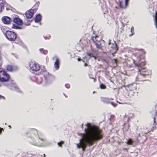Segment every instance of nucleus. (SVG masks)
I'll list each match as a JSON object with an SVG mask.
<instances>
[{
  "mask_svg": "<svg viewBox=\"0 0 157 157\" xmlns=\"http://www.w3.org/2000/svg\"><path fill=\"white\" fill-rule=\"evenodd\" d=\"M134 63H135L136 66H138V64L137 63H135V61H134Z\"/></svg>",
  "mask_w": 157,
  "mask_h": 157,
  "instance_id": "obj_35",
  "label": "nucleus"
},
{
  "mask_svg": "<svg viewBox=\"0 0 157 157\" xmlns=\"http://www.w3.org/2000/svg\"><path fill=\"white\" fill-rule=\"evenodd\" d=\"M44 157H46V155L45 154H44Z\"/></svg>",
  "mask_w": 157,
  "mask_h": 157,
  "instance_id": "obj_39",
  "label": "nucleus"
},
{
  "mask_svg": "<svg viewBox=\"0 0 157 157\" xmlns=\"http://www.w3.org/2000/svg\"><path fill=\"white\" fill-rule=\"evenodd\" d=\"M130 0H125L124 2L122 1H119L118 6L121 9H125L128 6L129 1Z\"/></svg>",
  "mask_w": 157,
  "mask_h": 157,
  "instance_id": "obj_8",
  "label": "nucleus"
},
{
  "mask_svg": "<svg viewBox=\"0 0 157 157\" xmlns=\"http://www.w3.org/2000/svg\"><path fill=\"white\" fill-rule=\"evenodd\" d=\"M0 28L2 32L5 34H6V32L8 31L7 30V27L6 26L0 25Z\"/></svg>",
  "mask_w": 157,
  "mask_h": 157,
  "instance_id": "obj_15",
  "label": "nucleus"
},
{
  "mask_svg": "<svg viewBox=\"0 0 157 157\" xmlns=\"http://www.w3.org/2000/svg\"><path fill=\"white\" fill-rule=\"evenodd\" d=\"M41 19V16L40 14H38L36 17L35 21L36 22H38L40 21Z\"/></svg>",
  "mask_w": 157,
  "mask_h": 157,
  "instance_id": "obj_16",
  "label": "nucleus"
},
{
  "mask_svg": "<svg viewBox=\"0 0 157 157\" xmlns=\"http://www.w3.org/2000/svg\"><path fill=\"white\" fill-rule=\"evenodd\" d=\"M5 35L6 38L10 41H15L17 37L15 33L10 31H7Z\"/></svg>",
  "mask_w": 157,
  "mask_h": 157,
  "instance_id": "obj_5",
  "label": "nucleus"
},
{
  "mask_svg": "<svg viewBox=\"0 0 157 157\" xmlns=\"http://www.w3.org/2000/svg\"><path fill=\"white\" fill-rule=\"evenodd\" d=\"M65 86L67 88H69L70 87V85L68 84H67L65 85Z\"/></svg>",
  "mask_w": 157,
  "mask_h": 157,
  "instance_id": "obj_29",
  "label": "nucleus"
},
{
  "mask_svg": "<svg viewBox=\"0 0 157 157\" xmlns=\"http://www.w3.org/2000/svg\"><path fill=\"white\" fill-rule=\"evenodd\" d=\"M84 130L85 133L83 134L82 139L76 144L78 148H81L83 151L85 150L87 146H92L103 137L102 131L98 126L90 124H87Z\"/></svg>",
  "mask_w": 157,
  "mask_h": 157,
  "instance_id": "obj_1",
  "label": "nucleus"
},
{
  "mask_svg": "<svg viewBox=\"0 0 157 157\" xmlns=\"http://www.w3.org/2000/svg\"><path fill=\"white\" fill-rule=\"evenodd\" d=\"M6 69L7 71L13 72L18 71V68L17 65L12 64L7 65L6 67Z\"/></svg>",
  "mask_w": 157,
  "mask_h": 157,
  "instance_id": "obj_7",
  "label": "nucleus"
},
{
  "mask_svg": "<svg viewBox=\"0 0 157 157\" xmlns=\"http://www.w3.org/2000/svg\"><path fill=\"white\" fill-rule=\"evenodd\" d=\"M100 87L101 89H105L106 88V86L103 84H100Z\"/></svg>",
  "mask_w": 157,
  "mask_h": 157,
  "instance_id": "obj_21",
  "label": "nucleus"
},
{
  "mask_svg": "<svg viewBox=\"0 0 157 157\" xmlns=\"http://www.w3.org/2000/svg\"><path fill=\"white\" fill-rule=\"evenodd\" d=\"M112 100V99H109L107 98H101V101L103 102L106 103H110V100Z\"/></svg>",
  "mask_w": 157,
  "mask_h": 157,
  "instance_id": "obj_13",
  "label": "nucleus"
},
{
  "mask_svg": "<svg viewBox=\"0 0 157 157\" xmlns=\"http://www.w3.org/2000/svg\"><path fill=\"white\" fill-rule=\"evenodd\" d=\"M59 60L58 58L56 59L54 64V67L56 70H58L59 68Z\"/></svg>",
  "mask_w": 157,
  "mask_h": 157,
  "instance_id": "obj_14",
  "label": "nucleus"
},
{
  "mask_svg": "<svg viewBox=\"0 0 157 157\" xmlns=\"http://www.w3.org/2000/svg\"><path fill=\"white\" fill-rule=\"evenodd\" d=\"M29 132L31 136H33V135H34L39 137L38 131L36 129L31 128L29 130Z\"/></svg>",
  "mask_w": 157,
  "mask_h": 157,
  "instance_id": "obj_10",
  "label": "nucleus"
},
{
  "mask_svg": "<svg viewBox=\"0 0 157 157\" xmlns=\"http://www.w3.org/2000/svg\"><path fill=\"white\" fill-rule=\"evenodd\" d=\"M155 108L156 109H157V104L155 105Z\"/></svg>",
  "mask_w": 157,
  "mask_h": 157,
  "instance_id": "obj_36",
  "label": "nucleus"
},
{
  "mask_svg": "<svg viewBox=\"0 0 157 157\" xmlns=\"http://www.w3.org/2000/svg\"><path fill=\"white\" fill-rule=\"evenodd\" d=\"M131 31L132 33V35L134 34V28L133 26H132L131 29Z\"/></svg>",
  "mask_w": 157,
  "mask_h": 157,
  "instance_id": "obj_25",
  "label": "nucleus"
},
{
  "mask_svg": "<svg viewBox=\"0 0 157 157\" xmlns=\"http://www.w3.org/2000/svg\"><path fill=\"white\" fill-rule=\"evenodd\" d=\"M140 74L138 75L136 78V80L138 81H142L144 80L143 79L145 77L148 75L150 72L148 70H146L145 69L139 70Z\"/></svg>",
  "mask_w": 157,
  "mask_h": 157,
  "instance_id": "obj_3",
  "label": "nucleus"
},
{
  "mask_svg": "<svg viewBox=\"0 0 157 157\" xmlns=\"http://www.w3.org/2000/svg\"><path fill=\"white\" fill-rule=\"evenodd\" d=\"M40 78V81H37V80L38 79V78H36V82L38 84H40L41 83V82H42V79L41 78Z\"/></svg>",
  "mask_w": 157,
  "mask_h": 157,
  "instance_id": "obj_22",
  "label": "nucleus"
},
{
  "mask_svg": "<svg viewBox=\"0 0 157 157\" xmlns=\"http://www.w3.org/2000/svg\"><path fill=\"white\" fill-rule=\"evenodd\" d=\"M136 50L140 51L143 54H144L146 53V52L143 49H136Z\"/></svg>",
  "mask_w": 157,
  "mask_h": 157,
  "instance_id": "obj_23",
  "label": "nucleus"
},
{
  "mask_svg": "<svg viewBox=\"0 0 157 157\" xmlns=\"http://www.w3.org/2000/svg\"><path fill=\"white\" fill-rule=\"evenodd\" d=\"M19 28V27L17 26H14V25H13V26L12 27V28H13V29H18Z\"/></svg>",
  "mask_w": 157,
  "mask_h": 157,
  "instance_id": "obj_28",
  "label": "nucleus"
},
{
  "mask_svg": "<svg viewBox=\"0 0 157 157\" xmlns=\"http://www.w3.org/2000/svg\"><path fill=\"white\" fill-rule=\"evenodd\" d=\"M66 98H67V96H66Z\"/></svg>",
  "mask_w": 157,
  "mask_h": 157,
  "instance_id": "obj_42",
  "label": "nucleus"
},
{
  "mask_svg": "<svg viewBox=\"0 0 157 157\" xmlns=\"http://www.w3.org/2000/svg\"><path fill=\"white\" fill-rule=\"evenodd\" d=\"M9 127L10 128H11V127L10 125H9Z\"/></svg>",
  "mask_w": 157,
  "mask_h": 157,
  "instance_id": "obj_40",
  "label": "nucleus"
},
{
  "mask_svg": "<svg viewBox=\"0 0 157 157\" xmlns=\"http://www.w3.org/2000/svg\"><path fill=\"white\" fill-rule=\"evenodd\" d=\"M132 142H133V141L132 140L130 139H129L127 140V142L126 143L127 144H128V145H132Z\"/></svg>",
  "mask_w": 157,
  "mask_h": 157,
  "instance_id": "obj_20",
  "label": "nucleus"
},
{
  "mask_svg": "<svg viewBox=\"0 0 157 157\" xmlns=\"http://www.w3.org/2000/svg\"><path fill=\"white\" fill-rule=\"evenodd\" d=\"M115 46L117 47V45L116 44L115 45Z\"/></svg>",
  "mask_w": 157,
  "mask_h": 157,
  "instance_id": "obj_41",
  "label": "nucleus"
},
{
  "mask_svg": "<svg viewBox=\"0 0 157 157\" xmlns=\"http://www.w3.org/2000/svg\"><path fill=\"white\" fill-rule=\"evenodd\" d=\"M39 3H40V2H36V4L35 5V6H36V4H37V6H38V4H39Z\"/></svg>",
  "mask_w": 157,
  "mask_h": 157,
  "instance_id": "obj_33",
  "label": "nucleus"
},
{
  "mask_svg": "<svg viewBox=\"0 0 157 157\" xmlns=\"http://www.w3.org/2000/svg\"><path fill=\"white\" fill-rule=\"evenodd\" d=\"M139 59V61L141 60L142 59L144 60L145 57L143 54H141L140 55L138 56V57Z\"/></svg>",
  "mask_w": 157,
  "mask_h": 157,
  "instance_id": "obj_19",
  "label": "nucleus"
},
{
  "mask_svg": "<svg viewBox=\"0 0 157 157\" xmlns=\"http://www.w3.org/2000/svg\"><path fill=\"white\" fill-rule=\"evenodd\" d=\"M34 13V10L31 9L26 12L25 15L27 18H31L33 17Z\"/></svg>",
  "mask_w": 157,
  "mask_h": 157,
  "instance_id": "obj_9",
  "label": "nucleus"
},
{
  "mask_svg": "<svg viewBox=\"0 0 157 157\" xmlns=\"http://www.w3.org/2000/svg\"><path fill=\"white\" fill-rule=\"evenodd\" d=\"M39 139H40L41 140H42V141L43 140V139L42 138H40L39 137Z\"/></svg>",
  "mask_w": 157,
  "mask_h": 157,
  "instance_id": "obj_38",
  "label": "nucleus"
},
{
  "mask_svg": "<svg viewBox=\"0 0 157 157\" xmlns=\"http://www.w3.org/2000/svg\"><path fill=\"white\" fill-rule=\"evenodd\" d=\"M5 99V98L4 96L0 95V99Z\"/></svg>",
  "mask_w": 157,
  "mask_h": 157,
  "instance_id": "obj_30",
  "label": "nucleus"
},
{
  "mask_svg": "<svg viewBox=\"0 0 157 157\" xmlns=\"http://www.w3.org/2000/svg\"><path fill=\"white\" fill-rule=\"evenodd\" d=\"M10 79V75L4 71H0V81L2 82H6L9 81Z\"/></svg>",
  "mask_w": 157,
  "mask_h": 157,
  "instance_id": "obj_4",
  "label": "nucleus"
},
{
  "mask_svg": "<svg viewBox=\"0 0 157 157\" xmlns=\"http://www.w3.org/2000/svg\"><path fill=\"white\" fill-rule=\"evenodd\" d=\"M78 61H80L82 60V59L80 58H79L78 59Z\"/></svg>",
  "mask_w": 157,
  "mask_h": 157,
  "instance_id": "obj_34",
  "label": "nucleus"
},
{
  "mask_svg": "<svg viewBox=\"0 0 157 157\" xmlns=\"http://www.w3.org/2000/svg\"><path fill=\"white\" fill-rule=\"evenodd\" d=\"M29 65L30 69L34 72L39 71L41 70V71L40 74L43 75V77L45 79L48 80L49 79L51 76V75L49 74V73L46 71L44 67L43 66V68L41 69L40 65L35 61H30Z\"/></svg>",
  "mask_w": 157,
  "mask_h": 157,
  "instance_id": "obj_2",
  "label": "nucleus"
},
{
  "mask_svg": "<svg viewBox=\"0 0 157 157\" xmlns=\"http://www.w3.org/2000/svg\"><path fill=\"white\" fill-rule=\"evenodd\" d=\"M2 131H4V129L3 128H0V134L1 133Z\"/></svg>",
  "mask_w": 157,
  "mask_h": 157,
  "instance_id": "obj_31",
  "label": "nucleus"
},
{
  "mask_svg": "<svg viewBox=\"0 0 157 157\" xmlns=\"http://www.w3.org/2000/svg\"><path fill=\"white\" fill-rule=\"evenodd\" d=\"M154 123L153 124V126L152 128V130L153 131L157 129V123L156 122V120L155 117H154Z\"/></svg>",
  "mask_w": 157,
  "mask_h": 157,
  "instance_id": "obj_17",
  "label": "nucleus"
},
{
  "mask_svg": "<svg viewBox=\"0 0 157 157\" xmlns=\"http://www.w3.org/2000/svg\"><path fill=\"white\" fill-rule=\"evenodd\" d=\"M110 103H111V105H113L114 107H116L117 105V104L116 103H115L111 101H110Z\"/></svg>",
  "mask_w": 157,
  "mask_h": 157,
  "instance_id": "obj_26",
  "label": "nucleus"
},
{
  "mask_svg": "<svg viewBox=\"0 0 157 157\" xmlns=\"http://www.w3.org/2000/svg\"><path fill=\"white\" fill-rule=\"evenodd\" d=\"M146 64V62L145 61H144L140 63V64L142 65H145Z\"/></svg>",
  "mask_w": 157,
  "mask_h": 157,
  "instance_id": "obj_27",
  "label": "nucleus"
},
{
  "mask_svg": "<svg viewBox=\"0 0 157 157\" xmlns=\"http://www.w3.org/2000/svg\"><path fill=\"white\" fill-rule=\"evenodd\" d=\"M2 21L5 24L8 25L10 23V17L4 16L2 17Z\"/></svg>",
  "mask_w": 157,
  "mask_h": 157,
  "instance_id": "obj_12",
  "label": "nucleus"
},
{
  "mask_svg": "<svg viewBox=\"0 0 157 157\" xmlns=\"http://www.w3.org/2000/svg\"><path fill=\"white\" fill-rule=\"evenodd\" d=\"M40 51L41 53H43L45 55L47 54L48 53V51L46 50H44L43 48H40Z\"/></svg>",
  "mask_w": 157,
  "mask_h": 157,
  "instance_id": "obj_18",
  "label": "nucleus"
},
{
  "mask_svg": "<svg viewBox=\"0 0 157 157\" xmlns=\"http://www.w3.org/2000/svg\"><path fill=\"white\" fill-rule=\"evenodd\" d=\"M98 38V36H96L94 37V36L91 38V39L92 40L94 43L96 45V47L98 49L102 50V47L101 46V44L100 42V40H98L97 38Z\"/></svg>",
  "mask_w": 157,
  "mask_h": 157,
  "instance_id": "obj_6",
  "label": "nucleus"
},
{
  "mask_svg": "<svg viewBox=\"0 0 157 157\" xmlns=\"http://www.w3.org/2000/svg\"><path fill=\"white\" fill-rule=\"evenodd\" d=\"M64 144L63 142L61 141L59 142L58 143V145L60 147H61L62 144Z\"/></svg>",
  "mask_w": 157,
  "mask_h": 157,
  "instance_id": "obj_24",
  "label": "nucleus"
},
{
  "mask_svg": "<svg viewBox=\"0 0 157 157\" xmlns=\"http://www.w3.org/2000/svg\"><path fill=\"white\" fill-rule=\"evenodd\" d=\"M13 21L17 25L20 26L23 24L22 21L19 17H15L13 19Z\"/></svg>",
  "mask_w": 157,
  "mask_h": 157,
  "instance_id": "obj_11",
  "label": "nucleus"
},
{
  "mask_svg": "<svg viewBox=\"0 0 157 157\" xmlns=\"http://www.w3.org/2000/svg\"><path fill=\"white\" fill-rule=\"evenodd\" d=\"M2 9L1 6L0 5V13H1L2 11Z\"/></svg>",
  "mask_w": 157,
  "mask_h": 157,
  "instance_id": "obj_32",
  "label": "nucleus"
},
{
  "mask_svg": "<svg viewBox=\"0 0 157 157\" xmlns=\"http://www.w3.org/2000/svg\"><path fill=\"white\" fill-rule=\"evenodd\" d=\"M29 23L28 24H26V25H30V21H29Z\"/></svg>",
  "mask_w": 157,
  "mask_h": 157,
  "instance_id": "obj_37",
  "label": "nucleus"
}]
</instances>
